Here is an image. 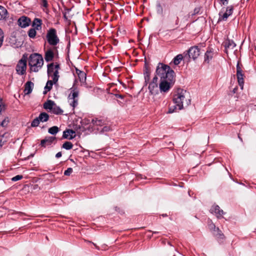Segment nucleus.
<instances>
[{
	"label": "nucleus",
	"mask_w": 256,
	"mask_h": 256,
	"mask_svg": "<svg viewBox=\"0 0 256 256\" xmlns=\"http://www.w3.org/2000/svg\"><path fill=\"white\" fill-rule=\"evenodd\" d=\"M36 30L34 28H32L28 30V35L30 38H35L36 34Z\"/></svg>",
	"instance_id": "473e14b6"
},
{
	"label": "nucleus",
	"mask_w": 256,
	"mask_h": 256,
	"mask_svg": "<svg viewBox=\"0 0 256 256\" xmlns=\"http://www.w3.org/2000/svg\"><path fill=\"white\" fill-rule=\"evenodd\" d=\"M26 58L24 55L22 58L18 62L16 68V70L18 74L24 75L26 73Z\"/></svg>",
	"instance_id": "423d86ee"
},
{
	"label": "nucleus",
	"mask_w": 256,
	"mask_h": 256,
	"mask_svg": "<svg viewBox=\"0 0 256 256\" xmlns=\"http://www.w3.org/2000/svg\"><path fill=\"white\" fill-rule=\"evenodd\" d=\"M42 20L38 18H34L32 21V26L36 30H40L42 28Z\"/></svg>",
	"instance_id": "a211bd4d"
},
{
	"label": "nucleus",
	"mask_w": 256,
	"mask_h": 256,
	"mask_svg": "<svg viewBox=\"0 0 256 256\" xmlns=\"http://www.w3.org/2000/svg\"><path fill=\"white\" fill-rule=\"evenodd\" d=\"M34 86V84L30 81L27 82L24 84V94H30L33 90Z\"/></svg>",
	"instance_id": "dca6fc26"
},
{
	"label": "nucleus",
	"mask_w": 256,
	"mask_h": 256,
	"mask_svg": "<svg viewBox=\"0 0 256 256\" xmlns=\"http://www.w3.org/2000/svg\"><path fill=\"white\" fill-rule=\"evenodd\" d=\"M54 70H58L60 69V66L58 64L56 63L54 64Z\"/></svg>",
	"instance_id": "09e8293b"
},
{
	"label": "nucleus",
	"mask_w": 256,
	"mask_h": 256,
	"mask_svg": "<svg viewBox=\"0 0 256 256\" xmlns=\"http://www.w3.org/2000/svg\"><path fill=\"white\" fill-rule=\"evenodd\" d=\"M162 216L163 217H166V216H168V215H167L166 214H162Z\"/></svg>",
	"instance_id": "680f3d73"
},
{
	"label": "nucleus",
	"mask_w": 256,
	"mask_h": 256,
	"mask_svg": "<svg viewBox=\"0 0 256 256\" xmlns=\"http://www.w3.org/2000/svg\"><path fill=\"white\" fill-rule=\"evenodd\" d=\"M44 65V59L42 54L38 53L31 54L28 58V66L30 70L38 72Z\"/></svg>",
	"instance_id": "f03ea898"
},
{
	"label": "nucleus",
	"mask_w": 256,
	"mask_h": 256,
	"mask_svg": "<svg viewBox=\"0 0 256 256\" xmlns=\"http://www.w3.org/2000/svg\"><path fill=\"white\" fill-rule=\"evenodd\" d=\"M110 130H112V128H110V126H104V128L101 130L100 132L104 133V132H108Z\"/></svg>",
	"instance_id": "e433bc0d"
},
{
	"label": "nucleus",
	"mask_w": 256,
	"mask_h": 256,
	"mask_svg": "<svg viewBox=\"0 0 256 256\" xmlns=\"http://www.w3.org/2000/svg\"><path fill=\"white\" fill-rule=\"evenodd\" d=\"M221 2H222V4L224 5L227 4H228V0H220Z\"/></svg>",
	"instance_id": "864d4df0"
},
{
	"label": "nucleus",
	"mask_w": 256,
	"mask_h": 256,
	"mask_svg": "<svg viewBox=\"0 0 256 256\" xmlns=\"http://www.w3.org/2000/svg\"><path fill=\"white\" fill-rule=\"evenodd\" d=\"M158 232H153V234H157V233H158Z\"/></svg>",
	"instance_id": "e2e57ef3"
},
{
	"label": "nucleus",
	"mask_w": 256,
	"mask_h": 256,
	"mask_svg": "<svg viewBox=\"0 0 256 256\" xmlns=\"http://www.w3.org/2000/svg\"><path fill=\"white\" fill-rule=\"evenodd\" d=\"M59 75H58V70H54V71L53 72V76H52V81L54 82V84H56L59 78Z\"/></svg>",
	"instance_id": "2f4dec72"
},
{
	"label": "nucleus",
	"mask_w": 256,
	"mask_h": 256,
	"mask_svg": "<svg viewBox=\"0 0 256 256\" xmlns=\"http://www.w3.org/2000/svg\"><path fill=\"white\" fill-rule=\"evenodd\" d=\"M186 92L182 90L180 92H178L174 95L172 101L178 106V110H182L184 105L188 106L190 104V100L189 98H186Z\"/></svg>",
	"instance_id": "7ed1b4c3"
},
{
	"label": "nucleus",
	"mask_w": 256,
	"mask_h": 256,
	"mask_svg": "<svg viewBox=\"0 0 256 256\" xmlns=\"http://www.w3.org/2000/svg\"><path fill=\"white\" fill-rule=\"evenodd\" d=\"M31 20L30 18L26 16H22L18 20V25L21 28H26L28 26Z\"/></svg>",
	"instance_id": "ddd939ff"
},
{
	"label": "nucleus",
	"mask_w": 256,
	"mask_h": 256,
	"mask_svg": "<svg viewBox=\"0 0 256 256\" xmlns=\"http://www.w3.org/2000/svg\"><path fill=\"white\" fill-rule=\"evenodd\" d=\"M92 244H93L95 246V247H96V248H97V249L99 250V248H98V246H96L95 244H94V243H92Z\"/></svg>",
	"instance_id": "052dcab7"
},
{
	"label": "nucleus",
	"mask_w": 256,
	"mask_h": 256,
	"mask_svg": "<svg viewBox=\"0 0 256 256\" xmlns=\"http://www.w3.org/2000/svg\"><path fill=\"white\" fill-rule=\"evenodd\" d=\"M76 74L78 76L80 81L82 83L86 82V73L78 69L77 68H76Z\"/></svg>",
	"instance_id": "f3484780"
},
{
	"label": "nucleus",
	"mask_w": 256,
	"mask_h": 256,
	"mask_svg": "<svg viewBox=\"0 0 256 256\" xmlns=\"http://www.w3.org/2000/svg\"><path fill=\"white\" fill-rule=\"evenodd\" d=\"M46 37L48 42L51 46H56L59 43L60 40L56 34V30L54 28L48 31Z\"/></svg>",
	"instance_id": "39448f33"
},
{
	"label": "nucleus",
	"mask_w": 256,
	"mask_h": 256,
	"mask_svg": "<svg viewBox=\"0 0 256 256\" xmlns=\"http://www.w3.org/2000/svg\"><path fill=\"white\" fill-rule=\"evenodd\" d=\"M49 115L45 112H41L39 116L34 118L31 123V126L32 127L38 126L40 124V122H46L48 120Z\"/></svg>",
	"instance_id": "0eeeda50"
},
{
	"label": "nucleus",
	"mask_w": 256,
	"mask_h": 256,
	"mask_svg": "<svg viewBox=\"0 0 256 256\" xmlns=\"http://www.w3.org/2000/svg\"><path fill=\"white\" fill-rule=\"evenodd\" d=\"M147 72H148V74H150V69L148 66V64L146 62H145L144 74H147Z\"/></svg>",
	"instance_id": "a19ab883"
},
{
	"label": "nucleus",
	"mask_w": 256,
	"mask_h": 256,
	"mask_svg": "<svg viewBox=\"0 0 256 256\" xmlns=\"http://www.w3.org/2000/svg\"><path fill=\"white\" fill-rule=\"evenodd\" d=\"M236 76L238 83L240 86L241 89H243L244 84V74H243L242 70L238 62L236 64Z\"/></svg>",
	"instance_id": "9d476101"
},
{
	"label": "nucleus",
	"mask_w": 256,
	"mask_h": 256,
	"mask_svg": "<svg viewBox=\"0 0 256 256\" xmlns=\"http://www.w3.org/2000/svg\"><path fill=\"white\" fill-rule=\"evenodd\" d=\"M6 108V106L2 102V99L0 98V115L2 114V112H4Z\"/></svg>",
	"instance_id": "f704fd0d"
},
{
	"label": "nucleus",
	"mask_w": 256,
	"mask_h": 256,
	"mask_svg": "<svg viewBox=\"0 0 256 256\" xmlns=\"http://www.w3.org/2000/svg\"><path fill=\"white\" fill-rule=\"evenodd\" d=\"M186 54H188L189 58L195 60L200 54V48L198 46H192L187 51Z\"/></svg>",
	"instance_id": "1a4fd4ad"
},
{
	"label": "nucleus",
	"mask_w": 256,
	"mask_h": 256,
	"mask_svg": "<svg viewBox=\"0 0 256 256\" xmlns=\"http://www.w3.org/2000/svg\"><path fill=\"white\" fill-rule=\"evenodd\" d=\"M210 211L212 213L215 214L218 218H222V215L224 214V212L221 210L220 206L218 205H213L212 206Z\"/></svg>",
	"instance_id": "f8f14e48"
},
{
	"label": "nucleus",
	"mask_w": 256,
	"mask_h": 256,
	"mask_svg": "<svg viewBox=\"0 0 256 256\" xmlns=\"http://www.w3.org/2000/svg\"><path fill=\"white\" fill-rule=\"evenodd\" d=\"M137 178H138L139 180V179H142V174H139L137 176Z\"/></svg>",
	"instance_id": "6e6d98bb"
},
{
	"label": "nucleus",
	"mask_w": 256,
	"mask_h": 256,
	"mask_svg": "<svg viewBox=\"0 0 256 256\" xmlns=\"http://www.w3.org/2000/svg\"><path fill=\"white\" fill-rule=\"evenodd\" d=\"M62 152H58L56 154V158H60L62 156Z\"/></svg>",
	"instance_id": "603ef678"
},
{
	"label": "nucleus",
	"mask_w": 256,
	"mask_h": 256,
	"mask_svg": "<svg viewBox=\"0 0 256 256\" xmlns=\"http://www.w3.org/2000/svg\"><path fill=\"white\" fill-rule=\"evenodd\" d=\"M4 33L2 30L1 28H0V40H4Z\"/></svg>",
	"instance_id": "de8ad7c7"
},
{
	"label": "nucleus",
	"mask_w": 256,
	"mask_h": 256,
	"mask_svg": "<svg viewBox=\"0 0 256 256\" xmlns=\"http://www.w3.org/2000/svg\"><path fill=\"white\" fill-rule=\"evenodd\" d=\"M91 122L94 126H103L106 124V122L104 119L94 118L92 119Z\"/></svg>",
	"instance_id": "aec40b11"
},
{
	"label": "nucleus",
	"mask_w": 256,
	"mask_h": 256,
	"mask_svg": "<svg viewBox=\"0 0 256 256\" xmlns=\"http://www.w3.org/2000/svg\"><path fill=\"white\" fill-rule=\"evenodd\" d=\"M22 178H23V176L22 175H16V176H14L12 178V180L13 182H16V181H18V180H19L22 179Z\"/></svg>",
	"instance_id": "ea45409f"
},
{
	"label": "nucleus",
	"mask_w": 256,
	"mask_h": 256,
	"mask_svg": "<svg viewBox=\"0 0 256 256\" xmlns=\"http://www.w3.org/2000/svg\"><path fill=\"white\" fill-rule=\"evenodd\" d=\"M64 18L65 20H68V18L66 16V12H64Z\"/></svg>",
	"instance_id": "5fc2aeb1"
},
{
	"label": "nucleus",
	"mask_w": 256,
	"mask_h": 256,
	"mask_svg": "<svg viewBox=\"0 0 256 256\" xmlns=\"http://www.w3.org/2000/svg\"><path fill=\"white\" fill-rule=\"evenodd\" d=\"M48 74H50L52 73L54 71V63H50L48 64Z\"/></svg>",
	"instance_id": "72a5a7b5"
},
{
	"label": "nucleus",
	"mask_w": 256,
	"mask_h": 256,
	"mask_svg": "<svg viewBox=\"0 0 256 256\" xmlns=\"http://www.w3.org/2000/svg\"><path fill=\"white\" fill-rule=\"evenodd\" d=\"M59 131V128L57 126H53L48 128V132L51 134H56Z\"/></svg>",
	"instance_id": "c756f323"
},
{
	"label": "nucleus",
	"mask_w": 256,
	"mask_h": 256,
	"mask_svg": "<svg viewBox=\"0 0 256 256\" xmlns=\"http://www.w3.org/2000/svg\"><path fill=\"white\" fill-rule=\"evenodd\" d=\"M40 4L42 6L47 8L48 7V2L47 0H40Z\"/></svg>",
	"instance_id": "79ce46f5"
},
{
	"label": "nucleus",
	"mask_w": 256,
	"mask_h": 256,
	"mask_svg": "<svg viewBox=\"0 0 256 256\" xmlns=\"http://www.w3.org/2000/svg\"><path fill=\"white\" fill-rule=\"evenodd\" d=\"M70 94H68V99L70 105L72 107V110L78 105L79 90L77 87L74 86L70 88Z\"/></svg>",
	"instance_id": "20e7f679"
},
{
	"label": "nucleus",
	"mask_w": 256,
	"mask_h": 256,
	"mask_svg": "<svg viewBox=\"0 0 256 256\" xmlns=\"http://www.w3.org/2000/svg\"><path fill=\"white\" fill-rule=\"evenodd\" d=\"M8 14V11L3 6H0V20H4Z\"/></svg>",
	"instance_id": "b1692460"
},
{
	"label": "nucleus",
	"mask_w": 256,
	"mask_h": 256,
	"mask_svg": "<svg viewBox=\"0 0 256 256\" xmlns=\"http://www.w3.org/2000/svg\"><path fill=\"white\" fill-rule=\"evenodd\" d=\"M3 138L4 136H0V148H1L4 144V141H2Z\"/></svg>",
	"instance_id": "49530a36"
},
{
	"label": "nucleus",
	"mask_w": 256,
	"mask_h": 256,
	"mask_svg": "<svg viewBox=\"0 0 256 256\" xmlns=\"http://www.w3.org/2000/svg\"><path fill=\"white\" fill-rule=\"evenodd\" d=\"M54 57V54L52 50H48L45 52L44 59L46 62L52 61Z\"/></svg>",
	"instance_id": "412c9836"
},
{
	"label": "nucleus",
	"mask_w": 256,
	"mask_h": 256,
	"mask_svg": "<svg viewBox=\"0 0 256 256\" xmlns=\"http://www.w3.org/2000/svg\"><path fill=\"white\" fill-rule=\"evenodd\" d=\"M200 8H194V14H198L199 12H200Z\"/></svg>",
	"instance_id": "3c124183"
},
{
	"label": "nucleus",
	"mask_w": 256,
	"mask_h": 256,
	"mask_svg": "<svg viewBox=\"0 0 256 256\" xmlns=\"http://www.w3.org/2000/svg\"><path fill=\"white\" fill-rule=\"evenodd\" d=\"M178 21H179L178 18V17H177V18H176V24H178Z\"/></svg>",
	"instance_id": "bf43d9fd"
},
{
	"label": "nucleus",
	"mask_w": 256,
	"mask_h": 256,
	"mask_svg": "<svg viewBox=\"0 0 256 256\" xmlns=\"http://www.w3.org/2000/svg\"><path fill=\"white\" fill-rule=\"evenodd\" d=\"M214 234L218 238L223 239L224 237L222 232L218 228H216L215 231H214Z\"/></svg>",
	"instance_id": "a878e982"
},
{
	"label": "nucleus",
	"mask_w": 256,
	"mask_h": 256,
	"mask_svg": "<svg viewBox=\"0 0 256 256\" xmlns=\"http://www.w3.org/2000/svg\"><path fill=\"white\" fill-rule=\"evenodd\" d=\"M50 111L53 114H60L63 112V110L59 106H57L56 104Z\"/></svg>",
	"instance_id": "bb28decb"
},
{
	"label": "nucleus",
	"mask_w": 256,
	"mask_h": 256,
	"mask_svg": "<svg viewBox=\"0 0 256 256\" xmlns=\"http://www.w3.org/2000/svg\"><path fill=\"white\" fill-rule=\"evenodd\" d=\"M156 10L158 14L164 16V10L160 2H157L156 4Z\"/></svg>",
	"instance_id": "393cba45"
},
{
	"label": "nucleus",
	"mask_w": 256,
	"mask_h": 256,
	"mask_svg": "<svg viewBox=\"0 0 256 256\" xmlns=\"http://www.w3.org/2000/svg\"><path fill=\"white\" fill-rule=\"evenodd\" d=\"M233 10H234V8H233L232 6H228L226 8V12L228 14H229V16H230L232 14Z\"/></svg>",
	"instance_id": "4c0bfd02"
},
{
	"label": "nucleus",
	"mask_w": 256,
	"mask_h": 256,
	"mask_svg": "<svg viewBox=\"0 0 256 256\" xmlns=\"http://www.w3.org/2000/svg\"><path fill=\"white\" fill-rule=\"evenodd\" d=\"M219 18H218V22L224 20L226 21V20L228 17L230 16L229 14H228L226 12L222 13V12H219Z\"/></svg>",
	"instance_id": "c85d7f7f"
},
{
	"label": "nucleus",
	"mask_w": 256,
	"mask_h": 256,
	"mask_svg": "<svg viewBox=\"0 0 256 256\" xmlns=\"http://www.w3.org/2000/svg\"><path fill=\"white\" fill-rule=\"evenodd\" d=\"M145 82L148 84L150 79V74L147 72V74H144Z\"/></svg>",
	"instance_id": "37998d69"
},
{
	"label": "nucleus",
	"mask_w": 256,
	"mask_h": 256,
	"mask_svg": "<svg viewBox=\"0 0 256 256\" xmlns=\"http://www.w3.org/2000/svg\"><path fill=\"white\" fill-rule=\"evenodd\" d=\"M237 90H238V88H234V90H232L233 92H234V93H235V92H236Z\"/></svg>",
	"instance_id": "13d9d810"
},
{
	"label": "nucleus",
	"mask_w": 256,
	"mask_h": 256,
	"mask_svg": "<svg viewBox=\"0 0 256 256\" xmlns=\"http://www.w3.org/2000/svg\"><path fill=\"white\" fill-rule=\"evenodd\" d=\"M184 58L182 54H179L175 56L173 60V62L175 65H178Z\"/></svg>",
	"instance_id": "cd10ccee"
},
{
	"label": "nucleus",
	"mask_w": 256,
	"mask_h": 256,
	"mask_svg": "<svg viewBox=\"0 0 256 256\" xmlns=\"http://www.w3.org/2000/svg\"><path fill=\"white\" fill-rule=\"evenodd\" d=\"M4 40H0V48L2 46L3 44Z\"/></svg>",
	"instance_id": "4d7b16f0"
},
{
	"label": "nucleus",
	"mask_w": 256,
	"mask_h": 256,
	"mask_svg": "<svg viewBox=\"0 0 256 256\" xmlns=\"http://www.w3.org/2000/svg\"><path fill=\"white\" fill-rule=\"evenodd\" d=\"M53 84L54 83L52 80H48L47 82L46 85L44 87V90L43 92L44 94H46L48 92L52 90Z\"/></svg>",
	"instance_id": "5701e85b"
},
{
	"label": "nucleus",
	"mask_w": 256,
	"mask_h": 256,
	"mask_svg": "<svg viewBox=\"0 0 256 256\" xmlns=\"http://www.w3.org/2000/svg\"><path fill=\"white\" fill-rule=\"evenodd\" d=\"M214 50L211 48H208L204 56V62L209 64L215 56Z\"/></svg>",
	"instance_id": "9b49d317"
},
{
	"label": "nucleus",
	"mask_w": 256,
	"mask_h": 256,
	"mask_svg": "<svg viewBox=\"0 0 256 256\" xmlns=\"http://www.w3.org/2000/svg\"><path fill=\"white\" fill-rule=\"evenodd\" d=\"M76 137V132L72 129H66L63 132L62 138L68 140H72Z\"/></svg>",
	"instance_id": "2eb2a0df"
},
{
	"label": "nucleus",
	"mask_w": 256,
	"mask_h": 256,
	"mask_svg": "<svg viewBox=\"0 0 256 256\" xmlns=\"http://www.w3.org/2000/svg\"><path fill=\"white\" fill-rule=\"evenodd\" d=\"M114 96L116 98H120L121 99H123L124 97V96L120 94H115Z\"/></svg>",
	"instance_id": "8fccbe9b"
},
{
	"label": "nucleus",
	"mask_w": 256,
	"mask_h": 256,
	"mask_svg": "<svg viewBox=\"0 0 256 256\" xmlns=\"http://www.w3.org/2000/svg\"><path fill=\"white\" fill-rule=\"evenodd\" d=\"M224 46L227 50L228 49H233L236 46V44L232 40L228 39L224 42Z\"/></svg>",
	"instance_id": "6ab92c4d"
},
{
	"label": "nucleus",
	"mask_w": 256,
	"mask_h": 256,
	"mask_svg": "<svg viewBox=\"0 0 256 256\" xmlns=\"http://www.w3.org/2000/svg\"><path fill=\"white\" fill-rule=\"evenodd\" d=\"M158 76L156 74V76L153 78L152 82L149 84L148 88L150 92L152 94H158Z\"/></svg>",
	"instance_id": "6e6552de"
},
{
	"label": "nucleus",
	"mask_w": 256,
	"mask_h": 256,
	"mask_svg": "<svg viewBox=\"0 0 256 256\" xmlns=\"http://www.w3.org/2000/svg\"><path fill=\"white\" fill-rule=\"evenodd\" d=\"M73 172V170L72 168H68L64 172V174L65 176H70Z\"/></svg>",
	"instance_id": "58836bf2"
},
{
	"label": "nucleus",
	"mask_w": 256,
	"mask_h": 256,
	"mask_svg": "<svg viewBox=\"0 0 256 256\" xmlns=\"http://www.w3.org/2000/svg\"><path fill=\"white\" fill-rule=\"evenodd\" d=\"M177 110H178V106L175 104L174 106H170L169 107L168 113V114L173 113L175 112H176Z\"/></svg>",
	"instance_id": "c9c22d12"
},
{
	"label": "nucleus",
	"mask_w": 256,
	"mask_h": 256,
	"mask_svg": "<svg viewBox=\"0 0 256 256\" xmlns=\"http://www.w3.org/2000/svg\"><path fill=\"white\" fill-rule=\"evenodd\" d=\"M8 120H7L6 118H4V120L0 124V125L2 126V127H4L6 126L7 124H8Z\"/></svg>",
	"instance_id": "c03bdc74"
},
{
	"label": "nucleus",
	"mask_w": 256,
	"mask_h": 256,
	"mask_svg": "<svg viewBox=\"0 0 256 256\" xmlns=\"http://www.w3.org/2000/svg\"><path fill=\"white\" fill-rule=\"evenodd\" d=\"M73 144L70 142H66L62 146V148L66 150H70L72 148Z\"/></svg>",
	"instance_id": "7c9ffc66"
},
{
	"label": "nucleus",
	"mask_w": 256,
	"mask_h": 256,
	"mask_svg": "<svg viewBox=\"0 0 256 256\" xmlns=\"http://www.w3.org/2000/svg\"><path fill=\"white\" fill-rule=\"evenodd\" d=\"M156 74L160 79L158 84L160 92L162 94L168 93L175 82L174 70L169 66L159 62Z\"/></svg>",
	"instance_id": "f257e3e1"
},
{
	"label": "nucleus",
	"mask_w": 256,
	"mask_h": 256,
	"mask_svg": "<svg viewBox=\"0 0 256 256\" xmlns=\"http://www.w3.org/2000/svg\"><path fill=\"white\" fill-rule=\"evenodd\" d=\"M56 140V138L54 136H47L44 139L42 140L40 142V146L42 147L46 148L51 146L53 142Z\"/></svg>",
	"instance_id": "4468645a"
},
{
	"label": "nucleus",
	"mask_w": 256,
	"mask_h": 256,
	"mask_svg": "<svg viewBox=\"0 0 256 256\" xmlns=\"http://www.w3.org/2000/svg\"><path fill=\"white\" fill-rule=\"evenodd\" d=\"M208 228L210 230H214V231H215V230L216 229L215 225L212 222L208 224Z\"/></svg>",
	"instance_id": "a18cd8bd"
},
{
	"label": "nucleus",
	"mask_w": 256,
	"mask_h": 256,
	"mask_svg": "<svg viewBox=\"0 0 256 256\" xmlns=\"http://www.w3.org/2000/svg\"><path fill=\"white\" fill-rule=\"evenodd\" d=\"M55 102L52 100H48L44 104V108L51 110L54 106Z\"/></svg>",
	"instance_id": "4be33fe9"
}]
</instances>
